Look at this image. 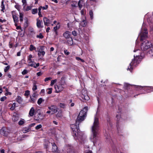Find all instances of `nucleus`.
I'll use <instances>...</instances> for the list:
<instances>
[{
	"label": "nucleus",
	"instance_id": "c03bdc74",
	"mask_svg": "<svg viewBox=\"0 0 153 153\" xmlns=\"http://www.w3.org/2000/svg\"><path fill=\"white\" fill-rule=\"evenodd\" d=\"M42 127V125L41 124L38 125L35 127V129L36 130H38Z\"/></svg>",
	"mask_w": 153,
	"mask_h": 153
},
{
	"label": "nucleus",
	"instance_id": "8fccbe9b",
	"mask_svg": "<svg viewBox=\"0 0 153 153\" xmlns=\"http://www.w3.org/2000/svg\"><path fill=\"white\" fill-rule=\"evenodd\" d=\"M41 8L39 7V9H38V10H39L38 15L40 17H41L42 16V15L41 14Z\"/></svg>",
	"mask_w": 153,
	"mask_h": 153
},
{
	"label": "nucleus",
	"instance_id": "473e14b6",
	"mask_svg": "<svg viewBox=\"0 0 153 153\" xmlns=\"http://www.w3.org/2000/svg\"><path fill=\"white\" fill-rule=\"evenodd\" d=\"M52 88H48L47 89L46 91L48 94H50L52 92Z\"/></svg>",
	"mask_w": 153,
	"mask_h": 153
},
{
	"label": "nucleus",
	"instance_id": "4d7b16f0",
	"mask_svg": "<svg viewBox=\"0 0 153 153\" xmlns=\"http://www.w3.org/2000/svg\"><path fill=\"white\" fill-rule=\"evenodd\" d=\"M64 52L65 54L66 55H68L70 54L69 52H68L67 50H64Z\"/></svg>",
	"mask_w": 153,
	"mask_h": 153
},
{
	"label": "nucleus",
	"instance_id": "c85d7f7f",
	"mask_svg": "<svg viewBox=\"0 0 153 153\" xmlns=\"http://www.w3.org/2000/svg\"><path fill=\"white\" fill-rule=\"evenodd\" d=\"M67 43L69 45H71L73 44L72 39V38H70L67 41Z\"/></svg>",
	"mask_w": 153,
	"mask_h": 153
},
{
	"label": "nucleus",
	"instance_id": "4468645a",
	"mask_svg": "<svg viewBox=\"0 0 153 153\" xmlns=\"http://www.w3.org/2000/svg\"><path fill=\"white\" fill-rule=\"evenodd\" d=\"M36 25L37 27L39 28H41L43 27V22L42 20H40L38 19H36Z\"/></svg>",
	"mask_w": 153,
	"mask_h": 153
},
{
	"label": "nucleus",
	"instance_id": "9d476101",
	"mask_svg": "<svg viewBox=\"0 0 153 153\" xmlns=\"http://www.w3.org/2000/svg\"><path fill=\"white\" fill-rule=\"evenodd\" d=\"M51 145L52 146V151L53 152H55L57 150V148L56 144L54 143L49 142L47 145H46V149L48 148V146Z\"/></svg>",
	"mask_w": 153,
	"mask_h": 153
},
{
	"label": "nucleus",
	"instance_id": "f704fd0d",
	"mask_svg": "<svg viewBox=\"0 0 153 153\" xmlns=\"http://www.w3.org/2000/svg\"><path fill=\"white\" fill-rule=\"evenodd\" d=\"M90 15V16L91 19H93V11L92 10H91L89 12Z\"/></svg>",
	"mask_w": 153,
	"mask_h": 153
},
{
	"label": "nucleus",
	"instance_id": "f8f14e48",
	"mask_svg": "<svg viewBox=\"0 0 153 153\" xmlns=\"http://www.w3.org/2000/svg\"><path fill=\"white\" fill-rule=\"evenodd\" d=\"M35 113L36 111L34 107H32L29 111L28 116L29 117H33L35 114Z\"/></svg>",
	"mask_w": 153,
	"mask_h": 153
},
{
	"label": "nucleus",
	"instance_id": "a211bd4d",
	"mask_svg": "<svg viewBox=\"0 0 153 153\" xmlns=\"http://www.w3.org/2000/svg\"><path fill=\"white\" fill-rule=\"evenodd\" d=\"M19 115L16 113H14L12 118L13 121L14 122H17L19 120Z\"/></svg>",
	"mask_w": 153,
	"mask_h": 153
},
{
	"label": "nucleus",
	"instance_id": "dca6fc26",
	"mask_svg": "<svg viewBox=\"0 0 153 153\" xmlns=\"http://www.w3.org/2000/svg\"><path fill=\"white\" fill-rule=\"evenodd\" d=\"M44 118V117L41 113H38V114L35 117V119L37 121H41Z\"/></svg>",
	"mask_w": 153,
	"mask_h": 153
},
{
	"label": "nucleus",
	"instance_id": "4be33fe9",
	"mask_svg": "<svg viewBox=\"0 0 153 153\" xmlns=\"http://www.w3.org/2000/svg\"><path fill=\"white\" fill-rule=\"evenodd\" d=\"M121 115L120 113H119L118 114H117L116 116L117 118V122H119V121H121L122 119L120 117Z\"/></svg>",
	"mask_w": 153,
	"mask_h": 153
},
{
	"label": "nucleus",
	"instance_id": "412c9836",
	"mask_svg": "<svg viewBox=\"0 0 153 153\" xmlns=\"http://www.w3.org/2000/svg\"><path fill=\"white\" fill-rule=\"evenodd\" d=\"M43 22L45 25L48 26L49 24L50 23V20L46 17H44L43 19Z\"/></svg>",
	"mask_w": 153,
	"mask_h": 153
},
{
	"label": "nucleus",
	"instance_id": "a878e982",
	"mask_svg": "<svg viewBox=\"0 0 153 153\" xmlns=\"http://www.w3.org/2000/svg\"><path fill=\"white\" fill-rule=\"evenodd\" d=\"M83 3V1L82 0H79L78 2V5L79 8L81 9L82 6V4Z\"/></svg>",
	"mask_w": 153,
	"mask_h": 153
},
{
	"label": "nucleus",
	"instance_id": "58836bf2",
	"mask_svg": "<svg viewBox=\"0 0 153 153\" xmlns=\"http://www.w3.org/2000/svg\"><path fill=\"white\" fill-rule=\"evenodd\" d=\"M33 58L31 54H30L29 56L27 57V59L29 62H31L32 60V58Z\"/></svg>",
	"mask_w": 153,
	"mask_h": 153
},
{
	"label": "nucleus",
	"instance_id": "72a5a7b5",
	"mask_svg": "<svg viewBox=\"0 0 153 153\" xmlns=\"http://www.w3.org/2000/svg\"><path fill=\"white\" fill-rule=\"evenodd\" d=\"M22 2L23 3V8H25L27 5V1L26 0H22Z\"/></svg>",
	"mask_w": 153,
	"mask_h": 153
},
{
	"label": "nucleus",
	"instance_id": "3c124183",
	"mask_svg": "<svg viewBox=\"0 0 153 153\" xmlns=\"http://www.w3.org/2000/svg\"><path fill=\"white\" fill-rule=\"evenodd\" d=\"M6 99H7V97L5 96H4V97H1L0 98V100L1 101H4Z\"/></svg>",
	"mask_w": 153,
	"mask_h": 153
},
{
	"label": "nucleus",
	"instance_id": "de8ad7c7",
	"mask_svg": "<svg viewBox=\"0 0 153 153\" xmlns=\"http://www.w3.org/2000/svg\"><path fill=\"white\" fill-rule=\"evenodd\" d=\"M1 7L2 8V9L1 10V11H3L4 10V9L5 7L4 5V1H2L1 2Z\"/></svg>",
	"mask_w": 153,
	"mask_h": 153
},
{
	"label": "nucleus",
	"instance_id": "2f4dec72",
	"mask_svg": "<svg viewBox=\"0 0 153 153\" xmlns=\"http://www.w3.org/2000/svg\"><path fill=\"white\" fill-rule=\"evenodd\" d=\"M32 7L30 6H27L26 7H25V8H23L24 10L26 11H28L31 9Z\"/></svg>",
	"mask_w": 153,
	"mask_h": 153
},
{
	"label": "nucleus",
	"instance_id": "ddd939ff",
	"mask_svg": "<svg viewBox=\"0 0 153 153\" xmlns=\"http://www.w3.org/2000/svg\"><path fill=\"white\" fill-rule=\"evenodd\" d=\"M71 33L69 31H66L63 34V36L66 39H68L71 38Z\"/></svg>",
	"mask_w": 153,
	"mask_h": 153
},
{
	"label": "nucleus",
	"instance_id": "7c9ffc66",
	"mask_svg": "<svg viewBox=\"0 0 153 153\" xmlns=\"http://www.w3.org/2000/svg\"><path fill=\"white\" fill-rule=\"evenodd\" d=\"M148 54H149L150 56H153V47L149 51Z\"/></svg>",
	"mask_w": 153,
	"mask_h": 153
},
{
	"label": "nucleus",
	"instance_id": "39448f33",
	"mask_svg": "<svg viewBox=\"0 0 153 153\" xmlns=\"http://www.w3.org/2000/svg\"><path fill=\"white\" fill-rule=\"evenodd\" d=\"M153 46V42H152L145 40L141 43L140 48L142 51H145Z\"/></svg>",
	"mask_w": 153,
	"mask_h": 153
},
{
	"label": "nucleus",
	"instance_id": "f3484780",
	"mask_svg": "<svg viewBox=\"0 0 153 153\" xmlns=\"http://www.w3.org/2000/svg\"><path fill=\"white\" fill-rule=\"evenodd\" d=\"M0 134L4 136H6L8 134L7 129L5 127H3L0 130Z\"/></svg>",
	"mask_w": 153,
	"mask_h": 153
},
{
	"label": "nucleus",
	"instance_id": "a19ab883",
	"mask_svg": "<svg viewBox=\"0 0 153 153\" xmlns=\"http://www.w3.org/2000/svg\"><path fill=\"white\" fill-rule=\"evenodd\" d=\"M17 101L19 103H21L22 101V100L21 97H19L17 99Z\"/></svg>",
	"mask_w": 153,
	"mask_h": 153
},
{
	"label": "nucleus",
	"instance_id": "bf43d9fd",
	"mask_svg": "<svg viewBox=\"0 0 153 153\" xmlns=\"http://www.w3.org/2000/svg\"><path fill=\"white\" fill-rule=\"evenodd\" d=\"M43 73L41 72H38L36 74V75L37 76H39L42 74Z\"/></svg>",
	"mask_w": 153,
	"mask_h": 153
},
{
	"label": "nucleus",
	"instance_id": "603ef678",
	"mask_svg": "<svg viewBox=\"0 0 153 153\" xmlns=\"http://www.w3.org/2000/svg\"><path fill=\"white\" fill-rule=\"evenodd\" d=\"M29 129L25 128L23 129V131L24 133H26L29 131Z\"/></svg>",
	"mask_w": 153,
	"mask_h": 153
},
{
	"label": "nucleus",
	"instance_id": "e433bc0d",
	"mask_svg": "<svg viewBox=\"0 0 153 153\" xmlns=\"http://www.w3.org/2000/svg\"><path fill=\"white\" fill-rule=\"evenodd\" d=\"M57 81V79L52 80L51 81V85L52 86Z\"/></svg>",
	"mask_w": 153,
	"mask_h": 153
},
{
	"label": "nucleus",
	"instance_id": "6ab92c4d",
	"mask_svg": "<svg viewBox=\"0 0 153 153\" xmlns=\"http://www.w3.org/2000/svg\"><path fill=\"white\" fill-rule=\"evenodd\" d=\"M29 66L31 67H33L35 68H36L37 67H38L39 65V64L37 63L36 64L35 62L33 61L31 62H29Z\"/></svg>",
	"mask_w": 153,
	"mask_h": 153
},
{
	"label": "nucleus",
	"instance_id": "1a4fd4ad",
	"mask_svg": "<svg viewBox=\"0 0 153 153\" xmlns=\"http://www.w3.org/2000/svg\"><path fill=\"white\" fill-rule=\"evenodd\" d=\"M48 109L51 111V114L56 113L58 110V108L56 105H52L48 107Z\"/></svg>",
	"mask_w": 153,
	"mask_h": 153
},
{
	"label": "nucleus",
	"instance_id": "20e7f679",
	"mask_svg": "<svg viewBox=\"0 0 153 153\" xmlns=\"http://www.w3.org/2000/svg\"><path fill=\"white\" fill-rule=\"evenodd\" d=\"M66 85L64 78L62 77L58 85H54V88L56 93H59L62 91Z\"/></svg>",
	"mask_w": 153,
	"mask_h": 153
},
{
	"label": "nucleus",
	"instance_id": "13d9d810",
	"mask_svg": "<svg viewBox=\"0 0 153 153\" xmlns=\"http://www.w3.org/2000/svg\"><path fill=\"white\" fill-rule=\"evenodd\" d=\"M72 34L74 36H76L77 35V33L75 31H73Z\"/></svg>",
	"mask_w": 153,
	"mask_h": 153
},
{
	"label": "nucleus",
	"instance_id": "0e129e2a",
	"mask_svg": "<svg viewBox=\"0 0 153 153\" xmlns=\"http://www.w3.org/2000/svg\"><path fill=\"white\" fill-rule=\"evenodd\" d=\"M129 86V85L127 83H125L124 84V86L125 87H126V88H128V87Z\"/></svg>",
	"mask_w": 153,
	"mask_h": 153
},
{
	"label": "nucleus",
	"instance_id": "9b49d317",
	"mask_svg": "<svg viewBox=\"0 0 153 153\" xmlns=\"http://www.w3.org/2000/svg\"><path fill=\"white\" fill-rule=\"evenodd\" d=\"M135 88H136L139 89L141 90L142 89H145L146 88H147L148 89H151L152 91H153V87L152 86H142L139 85H135Z\"/></svg>",
	"mask_w": 153,
	"mask_h": 153
},
{
	"label": "nucleus",
	"instance_id": "c9c22d12",
	"mask_svg": "<svg viewBox=\"0 0 153 153\" xmlns=\"http://www.w3.org/2000/svg\"><path fill=\"white\" fill-rule=\"evenodd\" d=\"M44 37L42 33H40L39 35H38L36 36V37L40 39H42Z\"/></svg>",
	"mask_w": 153,
	"mask_h": 153
},
{
	"label": "nucleus",
	"instance_id": "a18cd8bd",
	"mask_svg": "<svg viewBox=\"0 0 153 153\" xmlns=\"http://www.w3.org/2000/svg\"><path fill=\"white\" fill-rule=\"evenodd\" d=\"M30 94V91L28 90H27L25 91V95L26 96L28 97Z\"/></svg>",
	"mask_w": 153,
	"mask_h": 153
},
{
	"label": "nucleus",
	"instance_id": "aec40b11",
	"mask_svg": "<svg viewBox=\"0 0 153 153\" xmlns=\"http://www.w3.org/2000/svg\"><path fill=\"white\" fill-rule=\"evenodd\" d=\"M65 148L67 149L68 153H74V151L72 149L73 147L72 146H66Z\"/></svg>",
	"mask_w": 153,
	"mask_h": 153
},
{
	"label": "nucleus",
	"instance_id": "0eeeda50",
	"mask_svg": "<svg viewBox=\"0 0 153 153\" xmlns=\"http://www.w3.org/2000/svg\"><path fill=\"white\" fill-rule=\"evenodd\" d=\"M43 48V46H40V48L38 50V55L40 58L43 57L45 54Z\"/></svg>",
	"mask_w": 153,
	"mask_h": 153
},
{
	"label": "nucleus",
	"instance_id": "5701e85b",
	"mask_svg": "<svg viewBox=\"0 0 153 153\" xmlns=\"http://www.w3.org/2000/svg\"><path fill=\"white\" fill-rule=\"evenodd\" d=\"M30 102L34 103L36 100V98L31 96L30 97Z\"/></svg>",
	"mask_w": 153,
	"mask_h": 153
},
{
	"label": "nucleus",
	"instance_id": "6e6552de",
	"mask_svg": "<svg viewBox=\"0 0 153 153\" xmlns=\"http://www.w3.org/2000/svg\"><path fill=\"white\" fill-rule=\"evenodd\" d=\"M81 96L82 99L85 100H88L89 99V97L87 95V91L83 89L82 91Z\"/></svg>",
	"mask_w": 153,
	"mask_h": 153
},
{
	"label": "nucleus",
	"instance_id": "6e6d98bb",
	"mask_svg": "<svg viewBox=\"0 0 153 153\" xmlns=\"http://www.w3.org/2000/svg\"><path fill=\"white\" fill-rule=\"evenodd\" d=\"M62 116V113L61 112L60 113L59 112L56 115V116L59 117H61Z\"/></svg>",
	"mask_w": 153,
	"mask_h": 153
},
{
	"label": "nucleus",
	"instance_id": "69168bd1",
	"mask_svg": "<svg viewBox=\"0 0 153 153\" xmlns=\"http://www.w3.org/2000/svg\"><path fill=\"white\" fill-rule=\"evenodd\" d=\"M59 28L58 27L56 26V27H54V31H56V30L58 29Z\"/></svg>",
	"mask_w": 153,
	"mask_h": 153
},
{
	"label": "nucleus",
	"instance_id": "ea45409f",
	"mask_svg": "<svg viewBox=\"0 0 153 153\" xmlns=\"http://www.w3.org/2000/svg\"><path fill=\"white\" fill-rule=\"evenodd\" d=\"M10 68V66L8 65L7 66L5 67L4 68V71L5 72H6L9 70Z\"/></svg>",
	"mask_w": 153,
	"mask_h": 153
},
{
	"label": "nucleus",
	"instance_id": "09e8293b",
	"mask_svg": "<svg viewBox=\"0 0 153 153\" xmlns=\"http://www.w3.org/2000/svg\"><path fill=\"white\" fill-rule=\"evenodd\" d=\"M39 7H41V9L42 8L43 10H46L48 8V6L47 5H46L45 6H40Z\"/></svg>",
	"mask_w": 153,
	"mask_h": 153
},
{
	"label": "nucleus",
	"instance_id": "e2e57ef3",
	"mask_svg": "<svg viewBox=\"0 0 153 153\" xmlns=\"http://www.w3.org/2000/svg\"><path fill=\"white\" fill-rule=\"evenodd\" d=\"M31 96L34 97H36L37 96V94H36L35 92H34L32 94V96Z\"/></svg>",
	"mask_w": 153,
	"mask_h": 153
},
{
	"label": "nucleus",
	"instance_id": "b1692460",
	"mask_svg": "<svg viewBox=\"0 0 153 153\" xmlns=\"http://www.w3.org/2000/svg\"><path fill=\"white\" fill-rule=\"evenodd\" d=\"M24 13H23L19 12L20 21L21 22H22L23 19Z\"/></svg>",
	"mask_w": 153,
	"mask_h": 153
},
{
	"label": "nucleus",
	"instance_id": "393cba45",
	"mask_svg": "<svg viewBox=\"0 0 153 153\" xmlns=\"http://www.w3.org/2000/svg\"><path fill=\"white\" fill-rule=\"evenodd\" d=\"M25 123V121L24 119H21L18 122V124L19 126L22 125Z\"/></svg>",
	"mask_w": 153,
	"mask_h": 153
},
{
	"label": "nucleus",
	"instance_id": "2eb2a0df",
	"mask_svg": "<svg viewBox=\"0 0 153 153\" xmlns=\"http://www.w3.org/2000/svg\"><path fill=\"white\" fill-rule=\"evenodd\" d=\"M11 14L14 21L16 24L18 22V18L16 15V12L15 11H12Z\"/></svg>",
	"mask_w": 153,
	"mask_h": 153
},
{
	"label": "nucleus",
	"instance_id": "052dcab7",
	"mask_svg": "<svg viewBox=\"0 0 153 153\" xmlns=\"http://www.w3.org/2000/svg\"><path fill=\"white\" fill-rule=\"evenodd\" d=\"M106 138L107 140V141H108H108H110L111 139L110 137L107 135V136H106Z\"/></svg>",
	"mask_w": 153,
	"mask_h": 153
},
{
	"label": "nucleus",
	"instance_id": "f257e3e1",
	"mask_svg": "<svg viewBox=\"0 0 153 153\" xmlns=\"http://www.w3.org/2000/svg\"><path fill=\"white\" fill-rule=\"evenodd\" d=\"M88 110V107H85L80 111L76 121V123H78V125L73 124L71 125L72 135L75 139H79L82 135L81 133L79 132V124L84 120L86 116Z\"/></svg>",
	"mask_w": 153,
	"mask_h": 153
},
{
	"label": "nucleus",
	"instance_id": "4c0bfd02",
	"mask_svg": "<svg viewBox=\"0 0 153 153\" xmlns=\"http://www.w3.org/2000/svg\"><path fill=\"white\" fill-rule=\"evenodd\" d=\"M38 10L37 9H33L32 10V13L33 14H34L37 13Z\"/></svg>",
	"mask_w": 153,
	"mask_h": 153
},
{
	"label": "nucleus",
	"instance_id": "c756f323",
	"mask_svg": "<svg viewBox=\"0 0 153 153\" xmlns=\"http://www.w3.org/2000/svg\"><path fill=\"white\" fill-rule=\"evenodd\" d=\"M59 106L62 108H65L66 106V105L64 103H59L58 105Z\"/></svg>",
	"mask_w": 153,
	"mask_h": 153
},
{
	"label": "nucleus",
	"instance_id": "423d86ee",
	"mask_svg": "<svg viewBox=\"0 0 153 153\" xmlns=\"http://www.w3.org/2000/svg\"><path fill=\"white\" fill-rule=\"evenodd\" d=\"M148 32L146 28L144 26L143 24L141 31L139 34V36L140 37V40H143L145 38H146L147 36Z\"/></svg>",
	"mask_w": 153,
	"mask_h": 153
},
{
	"label": "nucleus",
	"instance_id": "f03ea898",
	"mask_svg": "<svg viewBox=\"0 0 153 153\" xmlns=\"http://www.w3.org/2000/svg\"><path fill=\"white\" fill-rule=\"evenodd\" d=\"M138 41L137 40L136 42V45L134 50V52L135 53L134 55V58L132 60L127 69L131 72L134 67L139 63L141 60L143 59L144 56V54L142 53L138 49Z\"/></svg>",
	"mask_w": 153,
	"mask_h": 153
},
{
	"label": "nucleus",
	"instance_id": "680f3d73",
	"mask_svg": "<svg viewBox=\"0 0 153 153\" xmlns=\"http://www.w3.org/2000/svg\"><path fill=\"white\" fill-rule=\"evenodd\" d=\"M15 8L18 10H19L20 7L18 5L16 4L15 5Z\"/></svg>",
	"mask_w": 153,
	"mask_h": 153
},
{
	"label": "nucleus",
	"instance_id": "37998d69",
	"mask_svg": "<svg viewBox=\"0 0 153 153\" xmlns=\"http://www.w3.org/2000/svg\"><path fill=\"white\" fill-rule=\"evenodd\" d=\"M37 89V86L36 85L35 83L33 84V86L32 88L33 90L35 91Z\"/></svg>",
	"mask_w": 153,
	"mask_h": 153
},
{
	"label": "nucleus",
	"instance_id": "5fc2aeb1",
	"mask_svg": "<svg viewBox=\"0 0 153 153\" xmlns=\"http://www.w3.org/2000/svg\"><path fill=\"white\" fill-rule=\"evenodd\" d=\"M51 79L52 78L51 77H46L44 81L45 82H47L48 80H51Z\"/></svg>",
	"mask_w": 153,
	"mask_h": 153
},
{
	"label": "nucleus",
	"instance_id": "7ed1b4c3",
	"mask_svg": "<svg viewBox=\"0 0 153 153\" xmlns=\"http://www.w3.org/2000/svg\"><path fill=\"white\" fill-rule=\"evenodd\" d=\"M100 126L99 120L97 114L95 116L94 121L91 127V133L90 137L91 140L93 142L94 146L99 141L98 136L99 133Z\"/></svg>",
	"mask_w": 153,
	"mask_h": 153
},
{
	"label": "nucleus",
	"instance_id": "774afa93",
	"mask_svg": "<svg viewBox=\"0 0 153 153\" xmlns=\"http://www.w3.org/2000/svg\"><path fill=\"white\" fill-rule=\"evenodd\" d=\"M85 153H92V152L91 151H88L86 152Z\"/></svg>",
	"mask_w": 153,
	"mask_h": 153
},
{
	"label": "nucleus",
	"instance_id": "338daca9",
	"mask_svg": "<svg viewBox=\"0 0 153 153\" xmlns=\"http://www.w3.org/2000/svg\"><path fill=\"white\" fill-rule=\"evenodd\" d=\"M81 13L82 15H84V12L83 10H82L81 11Z\"/></svg>",
	"mask_w": 153,
	"mask_h": 153
},
{
	"label": "nucleus",
	"instance_id": "bb28decb",
	"mask_svg": "<svg viewBox=\"0 0 153 153\" xmlns=\"http://www.w3.org/2000/svg\"><path fill=\"white\" fill-rule=\"evenodd\" d=\"M80 25L82 27H85L86 25V22L85 20H83L80 23Z\"/></svg>",
	"mask_w": 153,
	"mask_h": 153
},
{
	"label": "nucleus",
	"instance_id": "864d4df0",
	"mask_svg": "<svg viewBox=\"0 0 153 153\" xmlns=\"http://www.w3.org/2000/svg\"><path fill=\"white\" fill-rule=\"evenodd\" d=\"M28 73L27 71L25 69L23 70V71L22 72V74L23 75H25V74H26Z\"/></svg>",
	"mask_w": 153,
	"mask_h": 153
},
{
	"label": "nucleus",
	"instance_id": "79ce46f5",
	"mask_svg": "<svg viewBox=\"0 0 153 153\" xmlns=\"http://www.w3.org/2000/svg\"><path fill=\"white\" fill-rule=\"evenodd\" d=\"M43 99L42 98H40L39 99V100H38L37 103L39 105H40L42 103V102L43 101Z\"/></svg>",
	"mask_w": 153,
	"mask_h": 153
},
{
	"label": "nucleus",
	"instance_id": "cd10ccee",
	"mask_svg": "<svg viewBox=\"0 0 153 153\" xmlns=\"http://www.w3.org/2000/svg\"><path fill=\"white\" fill-rule=\"evenodd\" d=\"M29 50L30 51H32L33 50H35V51H36V48L32 45H30Z\"/></svg>",
	"mask_w": 153,
	"mask_h": 153
},
{
	"label": "nucleus",
	"instance_id": "49530a36",
	"mask_svg": "<svg viewBox=\"0 0 153 153\" xmlns=\"http://www.w3.org/2000/svg\"><path fill=\"white\" fill-rule=\"evenodd\" d=\"M16 106V103H13V104L12 105V106L10 108V109L11 110H14L15 108V107Z\"/></svg>",
	"mask_w": 153,
	"mask_h": 153
}]
</instances>
